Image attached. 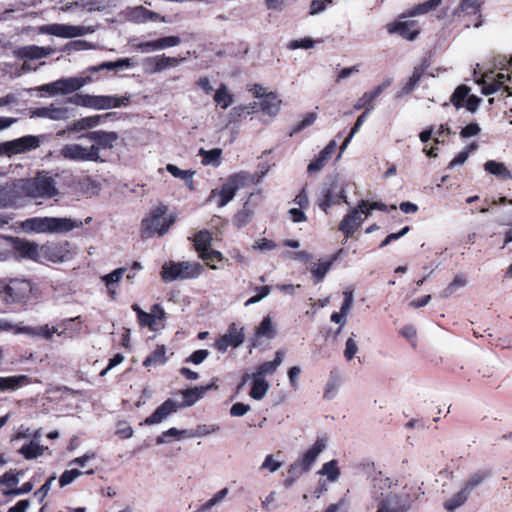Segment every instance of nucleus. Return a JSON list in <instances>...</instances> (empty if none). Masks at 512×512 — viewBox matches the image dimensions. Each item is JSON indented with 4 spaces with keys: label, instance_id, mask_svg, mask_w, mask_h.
Listing matches in <instances>:
<instances>
[{
    "label": "nucleus",
    "instance_id": "nucleus-1",
    "mask_svg": "<svg viewBox=\"0 0 512 512\" xmlns=\"http://www.w3.org/2000/svg\"><path fill=\"white\" fill-rule=\"evenodd\" d=\"M368 509L375 512H407L416 508V504L424 497L421 485L407 483L400 490H392L397 481L383 474L382 471H373L370 476Z\"/></svg>",
    "mask_w": 512,
    "mask_h": 512
},
{
    "label": "nucleus",
    "instance_id": "nucleus-2",
    "mask_svg": "<svg viewBox=\"0 0 512 512\" xmlns=\"http://www.w3.org/2000/svg\"><path fill=\"white\" fill-rule=\"evenodd\" d=\"M131 98L132 94L129 92L122 96L90 95L78 93L69 97L66 102L94 110H109L112 108L127 107L130 104Z\"/></svg>",
    "mask_w": 512,
    "mask_h": 512
},
{
    "label": "nucleus",
    "instance_id": "nucleus-3",
    "mask_svg": "<svg viewBox=\"0 0 512 512\" xmlns=\"http://www.w3.org/2000/svg\"><path fill=\"white\" fill-rule=\"evenodd\" d=\"M17 188L31 198H53L58 194L56 181L47 172H39L34 178L21 179Z\"/></svg>",
    "mask_w": 512,
    "mask_h": 512
},
{
    "label": "nucleus",
    "instance_id": "nucleus-4",
    "mask_svg": "<svg viewBox=\"0 0 512 512\" xmlns=\"http://www.w3.org/2000/svg\"><path fill=\"white\" fill-rule=\"evenodd\" d=\"M34 285L28 279H0V297L7 304L25 303L30 300Z\"/></svg>",
    "mask_w": 512,
    "mask_h": 512
},
{
    "label": "nucleus",
    "instance_id": "nucleus-5",
    "mask_svg": "<svg viewBox=\"0 0 512 512\" xmlns=\"http://www.w3.org/2000/svg\"><path fill=\"white\" fill-rule=\"evenodd\" d=\"M168 211L166 205H159L154 208L150 215L142 220L141 236L144 239L153 237L155 234L159 236L165 235L174 222V218L170 216L168 219L164 216Z\"/></svg>",
    "mask_w": 512,
    "mask_h": 512
},
{
    "label": "nucleus",
    "instance_id": "nucleus-6",
    "mask_svg": "<svg viewBox=\"0 0 512 512\" xmlns=\"http://www.w3.org/2000/svg\"><path fill=\"white\" fill-rule=\"evenodd\" d=\"M341 200L349 204L343 183L337 177L326 178L320 189L318 199L319 207L327 213L332 205L339 204Z\"/></svg>",
    "mask_w": 512,
    "mask_h": 512
},
{
    "label": "nucleus",
    "instance_id": "nucleus-7",
    "mask_svg": "<svg viewBox=\"0 0 512 512\" xmlns=\"http://www.w3.org/2000/svg\"><path fill=\"white\" fill-rule=\"evenodd\" d=\"M488 477V471H477L475 473H472L464 482L463 487L460 489V491L453 495L450 499L445 501V509L453 511L460 507L468 500L471 493L479 486H481Z\"/></svg>",
    "mask_w": 512,
    "mask_h": 512
},
{
    "label": "nucleus",
    "instance_id": "nucleus-8",
    "mask_svg": "<svg viewBox=\"0 0 512 512\" xmlns=\"http://www.w3.org/2000/svg\"><path fill=\"white\" fill-rule=\"evenodd\" d=\"M98 147H84L80 144H65L58 152V159L73 162H104L98 154Z\"/></svg>",
    "mask_w": 512,
    "mask_h": 512
},
{
    "label": "nucleus",
    "instance_id": "nucleus-9",
    "mask_svg": "<svg viewBox=\"0 0 512 512\" xmlns=\"http://www.w3.org/2000/svg\"><path fill=\"white\" fill-rule=\"evenodd\" d=\"M46 135H26L20 138L0 143V155L8 156L23 154L40 147Z\"/></svg>",
    "mask_w": 512,
    "mask_h": 512
},
{
    "label": "nucleus",
    "instance_id": "nucleus-10",
    "mask_svg": "<svg viewBox=\"0 0 512 512\" xmlns=\"http://www.w3.org/2000/svg\"><path fill=\"white\" fill-rule=\"evenodd\" d=\"M245 340L244 327L237 323L229 325L226 333L220 336L213 344L219 353H225L229 347L237 348L243 344Z\"/></svg>",
    "mask_w": 512,
    "mask_h": 512
},
{
    "label": "nucleus",
    "instance_id": "nucleus-11",
    "mask_svg": "<svg viewBox=\"0 0 512 512\" xmlns=\"http://www.w3.org/2000/svg\"><path fill=\"white\" fill-rule=\"evenodd\" d=\"M70 243L65 241L63 243H48L40 247V260H48L53 263H62L72 258V253L69 250Z\"/></svg>",
    "mask_w": 512,
    "mask_h": 512
},
{
    "label": "nucleus",
    "instance_id": "nucleus-12",
    "mask_svg": "<svg viewBox=\"0 0 512 512\" xmlns=\"http://www.w3.org/2000/svg\"><path fill=\"white\" fill-rule=\"evenodd\" d=\"M40 33L62 38H74L84 35L85 28L82 26L55 23L41 26Z\"/></svg>",
    "mask_w": 512,
    "mask_h": 512
},
{
    "label": "nucleus",
    "instance_id": "nucleus-13",
    "mask_svg": "<svg viewBox=\"0 0 512 512\" xmlns=\"http://www.w3.org/2000/svg\"><path fill=\"white\" fill-rule=\"evenodd\" d=\"M180 409V405L173 399H167L147 417L142 424L151 426L159 424Z\"/></svg>",
    "mask_w": 512,
    "mask_h": 512
},
{
    "label": "nucleus",
    "instance_id": "nucleus-14",
    "mask_svg": "<svg viewBox=\"0 0 512 512\" xmlns=\"http://www.w3.org/2000/svg\"><path fill=\"white\" fill-rule=\"evenodd\" d=\"M180 409V405L173 399H167L147 417L142 424L151 426L159 424Z\"/></svg>",
    "mask_w": 512,
    "mask_h": 512
},
{
    "label": "nucleus",
    "instance_id": "nucleus-15",
    "mask_svg": "<svg viewBox=\"0 0 512 512\" xmlns=\"http://www.w3.org/2000/svg\"><path fill=\"white\" fill-rule=\"evenodd\" d=\"M180 409V405L173 399H167L147 417L142 424L151 426L159 424Z\"/></svg>",
    "mask_w": 512,
    "mask_h": 512
},
{
    "label": "nucleus",
    "instance_id": "nucleus-16",
    "mask_svg": "<svg viewBox=\"0 0 512 512\" xmlns=\"http://www.w3.org/2000/svg\"><path fill=\"white\" fill-rule=\"evenodd\" d=\"M31 118H46L54 121L67 120L70 110L67 107H56L51 104L48 107L33 108L30 110Z\"/></svg>",
    "mask_w": 512,
    "mask_h": 512
},
{
    "label": "nucleus",
    "instance_id": "nucleus-17",
    "mask_svg": "<svg viewBox=\"0 0 512 512\" xmlns=\"http://www.w3.org/2000/svg\"><path fill=\"white\" fill-rule=\"evenodd\" d=\"M12 246L15 252L25 259L40 261V246L23 238H13Z\"/></svg>",
    "mask_w": 512,
    "mask_h": 512
},
{
    "label": "nucleus",
    "instance_id": "nucleus-18",
    "mask_svg": "<svg viewBox=\"0 0 512 512\" xmlns=\"http://www.w3.org/2000/svg\"><path fill=\"white\" fill-rule=\"evenodd\" d=\"M55 52L52 47H42L37 45H27L17 47L13 51V55L21 60H36L45 58Z\"/></svg>",
    "mask_w": 512,
    "mask_h": 512
},
{
    "label": "nucleus",
    "instance_id": "nucleus-19",
    "mask_svg": "<svg viewBox=\"0 0 512 512\" xmlns=\"http://www.w3.org/2000/svg\"><path fill=\"white\" fill-rule=\"evenodd\" d=\"M86 138L95 143L91 147H98L99 153L100 149H112L119 135L114 131L96 130L88 132Z\"/></svg>",
    "mask_w": 512,
    "mask_h": 512
},
{
    "label": "nucleus",
    "instance_id": "nucleus-20",
    "mask_svg": "<svg viewBox=\"0 0 512 512\" xmlns=\"http://www.w3.org/2000/svg\"><path fill=\"white\" fill-rule=\"evenodd\" d=\"M326 447V439L318 437L314 444L297 459L303 465L304 470H308L309 472L312 469L318 456L326 449Z\"/></svg>",
    "mask_w": 512,
    "mask_h": 512
},
{
    "label": "nucleus",
    "instance_id": "nucleus-21",
    "mask_svg": "<svg viewBox=\"0 0 512 512\" xmlns=\"http://www.w3.org/2000/svg\"><path fill=\"white\" fill-rule=\"evenodd\" d=\"M83 227V222L67 217H49V233H67Z\"/></svg>",
    "mask_w": 512,
    "mask_h": 512
},
{
    "label": "nucleus",
    "instance_id": "nucleus-22",
    "mask_svg": "<svg viewBox=\"0 0 512 512\" xmlns=\"http://www.w3.org/2000/svg\"><path fill=\"white\" fill-rule=\"evenodd\" d=\"M363 220L361 212L357 208H353L340 222L339 230L346 238H349L360 227Z\"/></svg>",
    "mask_w": 512,
    "mask_h": 512
},
{
    "label": "nucleus",
    "instance_id": "nucleus-23",
    "mask_svg": "<svg viewBox=\"0 0 512 512\" xmlns=\"http://www.w3.org/2000/svg\"><path fill=\"white\" fill-rule=\"evenodd\" d=\"M237 186L236 184H233L229 179L224 183L220 190L213 189L211 191V195L208 198V201H210L213 197L219 196L220 199L218 201L217 206L219 208H222L226 206L236 195L237 192Z\"/></svg>",
    "mask_w": 512,
    "mask_h": 512
},
{
    "label": "nucleus",
    "instance_id": "nucleus-24",
    "mask_svg": "<svg viewBox=\"0 0 512 512\" xmlns=\"http://www.w3.org/2000/svg\"><path fill=\"white\" fill-rule=\"evenodd\" d=\"M60 81V90L61 94H70L78 91L86 84L93 81L91 76L85 77H70V78H61Z\"/></svg>",
    "mask_w": 512,
    "mask_h": 512
},
{
    "label": "nucleus",
    "instance_id": "nucleus-25",
    "mask_svg": "<svg viewBox=\"0 0 512 512\" xmlns=\"http://www.w3.org/2000/svg\"><path fill=\"white\" fill-rule=\"evenodd\" d=\"M116 113L109 112L104 115H93V116H87L79 119L74 123V130L81 131L85 129H91L94 128L107 119H111L113 116H115Z\"/></svg>",
    "mask_w": 512,
    "mask_h": 512
},
{
    "label": "nucleus",
    "instance_id": "nucleus-26",
    "mask_svg": "<svg viewBox=\"0 0 512 512\" xmlns=\"http://www.w3.org/2000/svg\"><path fill=\"white\" fill-rule=\"evenodd\" d=\"M481 0H461L457 8L452 12L454 18H460L466 15H476L480 12Z\"/></svg>",
    "mask_w": 512,
    "mask_h": 512
},
{
    "label": "nucleus",
    "instance_id": "nucleus-27",
    "mask_svg": "<svg viewBox=\"0 0 512 512\" xmlns=\"http://www.w3.org/2000/svg\"><path fill=\"white\" fill-rule=\"evenodd\" d=\"M413 24V21H401L392 23L388 25V31L390 33H397L407 40H414L418 36L419 31L411 30Z\"/></svg>",
    "mask_w": 512,
    "mask_h": 512
},
{
    "label": "nucleus",
    "instance_id": "nucleus-28",
    "mask_svg": "<svg viewBox=\"0 0 512 512\" xmlns=\"http://www.w3.org/2000/svg\"><path fill=\"white\" fill-rule=\"evenodd\" d=\"M484 170L486 172H488L489 174H492L501 180L512 179L511 171L502 162H498L495 160H488L484 163Z\"/></svg>",
    "mask_w": 512,
    "mask_h": 512
},
{
    "label": "nucleus",
    "instance_id": "nucleus-29",
    "mask_svg": "<svg viewBox=\"0 0 512 512\" xmlns=\"http://www.w3.org/2000/svg\"><path fill=\"white\" fill-rule=\"evenodd\" d=\"M338 254L339 253L335 254L329 260L319 261L318 263H314L311 266L310 271H311L312 277L314 278V282L315 283H319V282L323 281V279L325 278L326 274L331 269L333 263L337 260Z\"/></svg>",
    "mask_w": 512,
    "mask_h": 512
},
{
    "label": "nucleus",
    "instance_id": "nucleus-30",
    "mask_svg": "<svg viewBox=\"0 0 512 512\" xmlns=\"http://www.w3.org/2000/svg\"><path fill=\"white\" fill-rule=\"evenodd\" d=\"M282 357H283L282 352L277 351L275 353V358L273 361H267V362L260 364L258 366L256 372H254L252 375H255L256 377H259V378H264L266 375L273 374L277 370V368L281 365Z\"/></svg>",
    "mask_w": 512,
    "mask_h": 512
},
{
    "label": "nucleus",
    "instance_id": "nucleus-31",
    "mask_svg": "<svg viewBox=\"0 0 512 512\" xmlns=\"http://www.w3.org/2000/svg\"><path fill=\"white\" fill-rule=\"evenodd\" d=\"M48 447L42 446L38 441L31 440L28 443H25L20 449L19 454H21L26 460H33L43 455L44 451L47 450Z\"/></svg>",
    "mask_w": 512,
    "mask_h": 512
},
{
    "label": "nucleus",
    "instance_id": "nucleus-32",
    "mask_svg": "<svg viewBox=\"0 0 512 512\" xmlns=\"http://www.w3.org/2000/svg\"><path fill=\"white\" fill-rule=\"evenodd\" d=\"M28 382L29 378L26 375L0 377V391H15Z\"/></svg>",
    "mask_w": 512,
    "mask_h": 512
},
{
    "label": "nucleus",
    "instance_id": "nucleus-33",
    "mask_svg": "<svg viewBox=\"0 0 512 512\" xmlns=\"http://www.w3.org/2000/svg\"><path fill=\"white\" fill-rule=\"evenodd\" d=\"M425 67L417 66L414 68L412 75L408 79V81L402 86L401 90L398 92V97H402L411 93L419 84L424 72Z\"/></svg>",
    "mask_w": 512,
    "mask_h": 512
},
{
    "label": "nucleus",
    "instance_id": "nucleus-34",
    "mask_svg": "<svg viewBox=\"0 0 512 512\" xmlns=\"http://www.w3.org/2000/svg\"><path fill=\"white\" fill-rule=\"evenodd\" d=\"M121 16L129 22L142 24L146 23L145 18V7L142 5L134 6V7H126L121 12Z\"/></svg>",
    "mask_w": 512,
    "mask_h": 512
},
{
    "label": "nucleus",
    "instance_id": "nucleus-35",
    "mask_svg": "<svg viewBox=\"0 0 512 512\" xmlns=\"http://www.w3.org/2000/svg\"><path fill=\"white\" fill-rule=\"evenodd\" d=\"M23 227L26 231L49 233V217H34L27 219Z\"/></svg>",
    "mask_w": 512,
    "mask_h": 512
},
{
    "label": "nucleus",
    "instance_id": "nucleus-36",
    "mask_svg": "<svg viewBox=\"0 0 512 512\" xmlns=\"http://www.w3.org/2000/svg\"><path fill=\"white\" fill-rule=\"evenodd\" d=\"M179 262L168 261L165 262L161 269V278L165 283H170L176 280H181Z\"/></svg>",
    "mask_w": 512,
    "mask_h": 512
},
{
    "label": "nucleus",
    "instance_id": "nucleus-37",
    "mask_svg": "<svg viewBox=\"0 0 512 512\" xmlns=\"http://www.w3.org/2000/svg\"><path fill=\"white\" fill-rule=\"evenodd\" d=\"M181 280L194 279L201 275L203 267L197 262L182 261L179 262Z\"/></svg>",
    "mask_w": 512,
    "mask_h": 512
},
{
    "label": "nucleus",
    "instance_id": "nucleus-38",
    "mask_svg": "<svg viewBox=\"0 0 512 512\" xmlns=\"http://www.w3.org/2000/svg\"><path fill=\"white\" fill-rule=\"evenodd\" d=\"M251 380L252 387L250 389L249 395L255 400H261L267 394L269 384L264 378H259L255 375H251Z\"/></svg>",
    "mask_w": 512,
    "mask_h": 512
},
{
    "label": "nucleus",
    "instance_id": "nucleus-39",
    "mask_svg": "<svg viewBox=\"0 0 512 512\" xmlns=\"http://www.w3.org/2000/svg\"><path fill=\"white\" fill-rule=\"evenodd\" d=\"M280 100H278L277 96L274 93H267L262 96L261 100V109L270 116H275L280 109Z\"/></svg>",
    "mask_w": 512,
    "mask_h": 512
},
{
    "label": "nucleus",
    "instance_id": "nucleus-40",
    "mask_svg": "<svg viewBox=\"0 0 512 512\" xmlns=\"http://www.w3.org/2000/svg\"><path fill=\"white\" fill-rule=\"evenodd\" d=\"M167 362L166 348L164 345L157 346V348L143 361V366L151 367L164 365Z\"/></svg>",
    "mask_w": 512,
    "mask_h": 512
},
{
    "label": "nucleus",
    "instance_id": "nucleus-41",
    "mask_svg": "<svg viewBox=\"0 0 512 512\" xmlns=\"http://www.w3.org/2000/svg\"><path fill=\"white\" fill-rule=\"evenodd\" d=\"M22 474L21 471L14 473V471L10 470L2 475L0 477V492L3 493L4 491L15 489L14 487L17 486L20 481L19 476ZM1 496L3 497V494H1Z\"/></svg>",
    "mask_w": 512,
    "mask_h": 512
},
{
    "label": "nucleus",
    "instance_id": "nucleus-42",
    "mask_svg": "<svg viewBox=\"0 0 512 512\" xmlns=\"http://www.w3.org/2000/svg\"><path fill=\"white\" fill-rule=\"evenodd\" d=\"M211 241L212 236L208 230H201L193 237L194 246L199 255L210 248Z\"/></svg>",
    "mask_w": 512,
    "mask_h": 512
},
{
    "label": "nucleus",
    "instance_id": "nucleus-43",
    "mask_svg": "<svg viewBox=\"0 0 512 512\" xmlns=\"http://www.w3.org/2000/svg\"><path fill=\"white\" fill-rule=\"evenodd\" d=\"M317 473L319 475L326 476L330 482H336L340 477L338 461L333 459L324 463Z\"/></svg>",
    "mask_w": 512,
    "mask_h": 512
},
{
    "label": "nucleus",
    "instance_id": "nucleus-44",
    "mask_svg": "<svg viewBox=\"0 0 512 512\" xmlns=\"http://www.w3.org/2000/svg\"><path fill=\"white\" fill-rule=\"evenodd\" d=\"M220 430L218 424H199L195 429H190L187 432L188 438H202L211 435Z\"/></svg>",
    "mask_w": 512,
    "mask_h": 512
},
{
    "label": "nucleus",
    "instance_id": "nucleus-45",
    "mask_svg": "<svg viewBox=\"0 0 512 512\" xmlns=\"http://www.w3.org/2000/svg\"><path fill=\"white\" fill-rule=\"evenodd\" d=\"M373 109H374L373 106L366 108L365 111L357 118L356 122L354 123L353 127L351 128L349 135L345 138L344 142L340 146L341 152L346 149L349 142L352 140L354 135L360 130L361 126L366 121L367 117L369 116V114L371 113V111Z\"/></svg>",
    "mask_w": 512,
    "mask_h": 512
},
{
    "label": "nucleus",
    "instance_id": "nucleus-46",
    "mask_svg": "<svg viewBox=\"0 0 512 512\" xmlns=\"http://www.w3.org/2000/svg\"><path fill=\"white\" fill-rule=\"evenodd\" d=\"M254 210L248 207L246 202L241 210H239L233 217V224L237 228L246 226L253 218Z\"/></svg>",
    "mask_w": 512,
    "mask_h": 512
},
{
    "label": "nucleus",
    "instance_id": "nucleus-47",
    "mask_svg": "<svg viewBox=\"0 0 512 512\" xmlns=\"http://www.w3.org/2000/svg\"><path fill=\"white\" fill-rule=\"evenodd\" d=\"M183 402L179 403L180 408L190 407L203 397V392L199 386L182 391Z\"/></svg>",
    "mask_w": 512,
    "mask_h": 512
},
{
    "label": "nucleus",
    "instance_id": "nucleus-48",
    "mask_svg": "<svg viewBox=\"0 0 512 512\" xmlns=\"http://www.w3.org/2000/svg\"><path fill=\"white\" fill-rule=\"evenodd\" d=\"M255 336L257 338L265 337L267 339H272L275 336V328L272 323V320L269 316H266L262 319L261 323L256 329Z\"/></svg>",
    "mask_w": 512,
    "mask_h": 512
},
{
    "label": "nucleus",
    "instance_id": "nucleus-49",
    "mask_svg": "<svg viewBox=\"0 0 512 512\" xmlns=\"http://www.w3.org/2000/svg\"><path fill=\"white\" fill-rule=\"evenodd\" d=\"M166 170L175 178L182 179L186 182V184L192 188L193 185V175L195 174L194 171L191 170H182L178 168L174 164H167Z\"/></svg>",
    "mask_w": 512,
    "mask_h": 512
},
{
    "label": "nucleus",
    "instance_id": "nucleus-50",
    "mask_svg": "<svg viewBox=\"0 0 512 512\" xmlns=\"http://www.w3.org/2000/svg\"><path fill=\"white\" fill-rule=\"evenodd\" d=\"M214 101L223 109H227L232 105L233 95L228 92L225 84H221L220 87L216 90Z\"/></svg>",
    "mask_w": 512,
    "mask_h": 512
},
{
    "label": "nucleus",
    "instance_id": "nucleus-51",
    "mask_svg": "<svg viewBox=\"0 0 512 512\" xmlns=\"http://www.w3.org/2000/svg\"><path fill=\"white\" fill-rule=\"evenodd\" d=\"M199 154L202 156V163L204 165H213L215 167L220 165V158L222 150L214 148L211 150L200 149Z\"/></svg>",
    "mask_w": 512,
    "mask_h": 512
},
{
    "label": "nucleus",
    "instance_id": "nucleus-52",
    "mask_svg": "<svg viewBox=\"0 0 512 512\" xmlns=\"http://www.w3.org/2000/svg\"><path fill=\"white\" fill-rule=\"evenodd\" d=\"M233 184H236L237 190L255 182V176L246 171H241L231 175L228 178Z\"/></svg>",
    "mask_w": 512,
    "mask_h": 512
},
{
    "label": "nucleus",
    "instance_id": "nucleus-53",
    "mask_svg": "<svg viewBox=\"0 0 512 512\" xmlns=\"http://www.w3.org/2000/svg\"><path fill=\"white\" fill-rule=\"evenodd\" d=\"M470 88L466 85L458 86L451 95L450 101L457 108L464 106V102L469 96Z\"/></svg>",
    "mask_w": 512,
    "mask_h": 512
},
{
    "label": "nucleus",
    "instance_id": "nucleus-54",
    "mask_svg": "<svg viewBox=\"0 0 512 512\" xmlns=\"http://www.w3.org/2000/svg\"><path fill=\"white\" fill-rule=\"evenodd\" d=\"M228 494H229L228 488H223V489L219 490L211 499H209L205 503H203L197 509V512H206V511L210 510L215 505L222 502Z\"/></svg>",
    "mask_w": 512,
    "mask_h": 512
},
{
    "label": "nucleus",
    "instance_id": "nucleus-55",
    "mask_svg": "<svg viewBox=\"0 0 512 512\" xmlns=\"http://www.w3.org/2000/svg\"><path fill=\"white\" fill-rule=\"evenodd\" d=\"M126 272L127 269L124 267L117 268L113 270L111 273L102 276L101 280L108 288H110L112 285L117 284L122 279Z\"/></svg>",
    "mask_w": 512,
    "mask_h": 512
},
{
    "label": "nucleus",
    "instance_id": "nucleus-56",
    "mask_svg": "<svg viewBox=\"0 0 512 512\" xmlns=\"http://www.w3.org/2000/svg\"><path fill=\"white\" fill-rule=\"evenodd\" d=\"M466 285V279L462 275H457L453 281L441 291L440 296L442 298L450 297L457 288L464 287Z\"/></svg>",
    "mask_w": 512,
    "mask_h": 512
},
{
    "label": "nucleus",
    "instance_id": "nucleus-57",
    "mask_svg": "<svg viewBox=\"0 0 512 512\" xmlns=\"http://www.w3.org/2000/svg\"><path fill=\"white\" fill-rule=\"evenodd\" d=\"M322 42H323V40H313L309 37H306V38H302L299 40L291 41L288 45V48L292 49V50L299 49V48L311 49L314 47V45L316 43H322Z\"/></svg>",
    "mask_w": 512,
    "mask_h": 512
},
{
    "label": "nucleus",
    "instance_id": "nucleus-58",
    "mask_svg": "<svg viewBox=\"0 0 512 512\" xmlns=\"http://www.w3.org/2000/svg\"><path fill=\"white\" fill-rule=\"evenodd\" d=\"M82 474L83 472L78 469L65 470L59 478V486L63 488L71 484L77 477Z\"/></svg>",
    "mask_w": 512,
    "mask_h": 512
},
{
    "label": "nucleus",
    "instance_id": "nucleus-59",
    "mask_svg": "<svg viewBox=\"0 0 512 512\" xmlns=\"http://www.w3.org/2000/svg\"><path fill=\"white\" fill-rule=\"evenodd\" d=\"M442 2V0H428V1H425L419 5H417L411 15H421V14H425L429 11H432L434 10L438 5H440Z\"/></svg>",
    "mask_w": 512,
    "mask_h": 512
},
{
    "label": "nucleus",
    "instance_id": "nucleus-60",
    "mask_svg": "<svg viewBox=\"0 0 512 512\" xmlns=\"http://www.w3.org/2000/svg\"><path fill=\"white\" fill-rule=\"evenodd\" d=\"M32 337H39L46 340L52 338L53 334L57 333V329L55 327H50L49 325L33 327Z\"/></svg>",
    "mask_w": 512,
    "mask_h": 512
},
{
    "label": "nucleus",
    "instance_id": "nucleus-61",
    "mask_svg": "<svg viewBox=\"0 0 512 512\" xmlns=\"http://www.w3.org/2000/svg\"><path fill=\"white\" fill-rule=\"evenodd\" d=\"M158 57V63H159V68H160V72L166 70L167 68H171V67H177L180 62L182 60H184L183 58L182 59H178L176 57H169V56H166L165 54H162V55H157Z\"/></svg>",
    "mask_w": 512,
    "mask_h": 512
},
{
    "label": "nucleus",
    "instance_id": "nucleus-62",
    "mask_svg": "<svg viewBox=\"0 0 512 512\" xmlns=\"http://www.w3.org/2000/svg\"><path fill=\"white\" fill-rule=\"evenodd\" d=\"M338 387V381L336 377H334L333 374L331 373L330 378L326 383L323 397L327 400L333 399L337 394Z\"/></svg>",
    "mask_w": 512,
    "mask_h": 512
},
{
    "label": "nucleus",
    "instance_id": "nucleus-63",
    "mask_svg": "<svg viewBox=\"0 0 512 512\" xmlns=\"http://www.w3.org/2000/svg\"><path fill=\"white\" fill-rule=\"evenodd\" d=\"M132 46L134 49L140 51L141 53L160 51L157 39L146 42L133 43Z\"/></svg>",
    "mask_w": 512,
    "mask_h": 512
},
{
    "label": "nucleus",
    "instance_id": "nucleus-64",
    "mask_svg": "<svg viewBox=\"0 0 512 512\" xmlns=\"http://www.w3.org/2000/svg\"><path fill=\"white\" fill-rule=\"evenodd\" d=\"M55 480H56L55 476L49 477L46 480V482L40 487V489L34 493L33 498L36 499L39 503H41L44 500V498L46 497V495L48 494V492L51 489V486Z\"/></svg>",
    "mask_w": 512,
    "mask_h": 512
}]
</instances>
